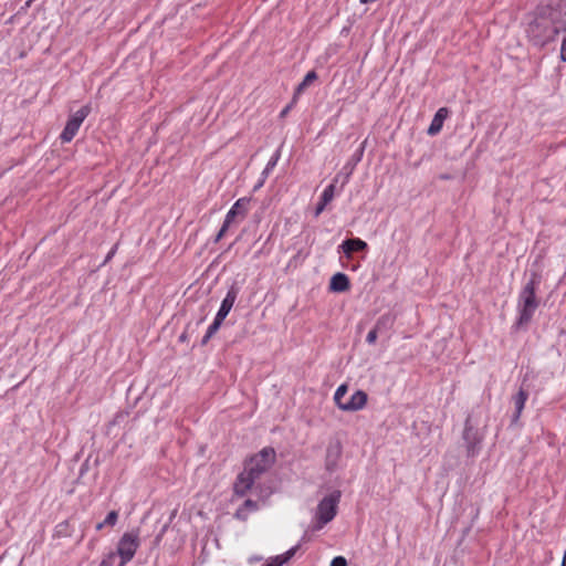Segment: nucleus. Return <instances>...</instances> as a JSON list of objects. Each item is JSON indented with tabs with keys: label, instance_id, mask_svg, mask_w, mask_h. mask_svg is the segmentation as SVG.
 Instances as JSON below:
<instances>
[{
	"label": "nucleus",
	"instance_id": "nucleus-1",
	"mask_svg": "<svg viewBox=\"0 0 566 566\" xmlns=\"http://www.w3.org/2000/svg\"><path fill=\"white\" fill-rule=\"evenodd\" d=\"M524 32L535 48L544 49L566 32V0H543L524 14Z\"/></svg>",
	"mask_w": 566,
	"mask_h": 566
},
{
	"label": "nucleus",
	"instance_id": "nucleus-2",
	"mask_svg": "<svg viewBox=\"0 0 566 566\" xmlns=\"http://www.w3.org/2000/svg\"><path fill=\"white\" fill-rule=\"evenodd\" d=\"M542 283V275L532 271L530 279L521 289L517 297V316L512 326L514 331L527 329L532 322L536 310L539 306V298L536 296V291Z\"/></svg>",
	"mask_w": 566,
	"mask_h": 566
},
{
	"label": "nucleus",
	"instance_id": "nucleus-3",
	"mask_svg": "<svg viewBox=\"0 0 566 566\" xmlns=\"http://www.w3.org/2000/svg\"><path fill=\"white\" fill-rule=\"evenodd\" d=\"M485 432L478 427L472 413H468L462 430V440L467 458H475L482 450Z\"/></svg>",
	"mask_w": 566,
	"mask_h": 566
},
{
	"label": "nucleus",
	"instance_id": "nucleus-4",
	"mask_svg": "<svg viewBox=\"0 0 566 566\" xmlns=\"http://www.w3.org/2000/svg\"><path fill=\"white\" fill-rule=\"evenodd\" d=\"M342 492L334 490L328 495L324 496L317 504L316 509V525L314 530H321L324 525L332 522L337 514L338 504L340 502Z\"/></svg>",
	"mask_w": 566,
	"mask_h": 566
},
{
	"label": "nucleus",
	"instance_id": "nucleus-5",
	"mask_svg": "<svg viewBox=\"0 0 566 566\" xmlns=\"http://www.w3.org/2000/svg\"><path fill=\"white\" fill-rule=\"evenodd\" d=\"M275 462V450L272 447H265L256 454L251 457L244 463V470L254 480H258Z\"/></svg>",
	"mask_w": 566,
	"mask_h": 566
},
{
	"label": "nucleus",
	"instance_id": "nucleus-6",
	"mask_svg": "<svg viewBox=\"0 0 566 566\" xmlns=\"http://www.w3.org/2000/svg\"><path fill=\"white\" fill-rule=\"evenodd\" d=\"M348 392V386L342 384L337 387L334 394V401L336 406L343 411H358L361 410L368 400V395L364 390H356L349 399H345Z\"/></svg>",
	"mask_w": 566,
	"mask_h": 566
},
{
	"label": "nucleus",
	"instance_id": "nucleus-7",
	"mask_svg": "<svg viewBox=\"0 0 566 566\" xmlns=\"http://www.w3.org/2000/svg\"><path fill=\"white\" fill-rule=\"evenodd\" d=\"M140 545L139 541V528L132 530L130 532H125L117 543V548L115 553L119 557V566H125L128 562H130L138 547Z\"/></svg>",
	"mask_w": 566,
	"mask_h": 566
},
{
	"label": "nucleus",
	"instance_id": "nucleus-8",
	"mask_svg": "<svg viewBox=\"0 0 566 566\" xmlns=\"http://www.w3.org/2000/svg\"><path fill=\"white\" fill-rule=\"evenodd\" d=\"M92 107L90 104L83 105L78 111L74 114L70 115L66 124L60 135V140L62 143H70L75 135L77 134L81 125L84 119L90 115Z\"/></svg>",
	"mask_w": 566,
	"mask_h": 566
},
{
	"label": "nucleus",
	"instance_id": "nucleus-9",
	"mask_svg": "<svg viewBox=\"0 0 566 566\" xmlns=\"http://www.w3.org/2000/svg\"><path fill=\"white\" fill-rule=\"evenodd\" d=\"M527 380H528V373H526L524 375L518 391L515 395H513L511 398V401L514 405V411L511 416V423H510L511 427L520 424V418H521L522 411H523L525 403L530 396Z\"/></svg>",
	"mask_w": 566,
	"mask_h": 566
},
{
	"label": "nucleus",
	"instance_id": "nucleus-10",
	"mask_svg": "<svg viewBox=\"0 0 566 566\" xmlns=\"http://www.w3.org/2000/svg\"><path fill=\"white\" fill-rule=\"evenodd\" d=\"M240 291H241V287L238 284V282H233L229 286L228 292H227L224 298L222 300L221 305L214 316L216 318H218V321L223 322L226 319V317L232 310V307L240 294Z\"/></svg>",
	"mask_w": 566,
	"mask_h": 566
},
{
	"label": "nucleus",
	"instance_id": "nucleus-11",
	"mask_svg": "<svg viewBox=\"0 0 566 566\" xmlns=\"http://www.w3.org/2000/svg\"><path fill=\"white\" fill-rule=\"evenodd\" d=\"M342 454L343 446L339 440L331 441L327 444L324 467L328 473H334L337 470Z\"/></svg>",
	"mask_w": 566,
	"mask_h": 566
},
{
	"label": "nucleus",
	"instance_id": "nucleus-12",
	"mask_svg": "<svg viewBox=\"0 0 566 566\" xmlns=\"http://www.w3.org/2000/svg\"><path fill=\"white\" fill-rule=\"evenodd\" d=\"M363 153L364 147H360V149L357 150L350 157V159L343 166L340 171L336 174L332 182L336 185L338 181H342L340 188L343 189L345 185L349 181L356 165L361 160Z\"/></svg>",
	"mask_w": 566,
	"mask_h": 566
},
{
	"label": "nucleus",
	"instance_id": "nucleus-13",
	"mask_svg": "<svg viewBox=\"0 0 566 566\" xmlns=\"http://www.w3.org/2000/svg\"><path fill=\"white\" fill-rule=\"evenodd\" d=\"M251 202L250 197H242L238 199L230 210L227 212L224 221L232 224L235 220L242 221L249 211V205Z\"/></svg>",
	"mask_w": 566,
	"mask_h": 566
},
{
	"label": "nucleus",
	"instance_id": "nucleus-14",
	"mask_svg": "<svg viewBox=\"0 0 566 566\" xmlns=\"http://www.w3.org/2000/svg\"><path fill=\"white\" fill-rule=\"evenodd\" d=\"M308 541V537L306 534H304L301 538V541L294 545L293 547H291L290 549H287L285 553L281 554V555H276L274 557H271L266 560V563L262 566H283L284 564H286L290 559H292L295 554L300 551L301 546L303 543H306Z\"/></svg>",
	"mask_w": 566,
	"mask_h": 566
},
{
	"label": "nucleus",
	"instance_id": "nucleus-15",
	"mask_svg": "<svg viewBox=\"0 0 566 566\" xmlns=\"http://www.w3.org/2000/svg\"><path fill=\"white\" fill-rule=\"evenodd\" d=\"M308 541V537L306 534H304L301 538V541L294 545L293 547H291L290 549H287L285 553L281 554V555H276L274 557H271L266 560V563L262 566H283L284 564H286L290 559H292L295 554L300 551L301 546L303 543H306Z\"/></svg>",
	"mask_w": 566,
	"mask_h": 566
},
{
	"label": "nucleus",
	"instance_id": "nucleus-16",
	"mask_svg": "<svg viewBox=\"0 0 566 566\" xmlns=\"http://www.w3.org/2000/svg\"><path fill=\"white\" fill-rule=\"evenodd\" d=\"M308 541V537L306 534H304L301 538V541L294 545L293 547H291L290 549H287L285 553L281 554V555H276L274 557H271L266 560V563L262 566H283L284 564H286L290 559H292L295 554L300 551L301 546L303 543H306Z\"/></svg>",
	"mask_w": 566,
	"mask_h": 566
},
{
	"label": "nucleus",
	"instance_id": "nucleus-17",
	"mask_svg": "<svg viewBox=\"0 0 566 566\" xmlns=\"http://www.w3.org/2000/svg\"><path fill=\"white\" fill-rule=\"evenodd\" d=\"M368 250V244L360 238L346 239L338 247V252L344 253L346 258H352L354 252H365Z\"/></svg>",
	"mask_w": 566,
	"mask_h": 566
},
{
	"label": "nucleus",
	"instance_id": "nucleus-18",
	"mask_svg": "<svg viewBox=\"0 0 566 566\" xmlns=\"http://www.w3.org/2000/svg\"><path fill=\"white\" fill-rule=\"evenodd\" d=\"M254 482L255 480L253 476H250L249 473L243 469V471L240 472L235 478L233 483V493L240 497L247 495V493L253 486Z\"/></svg>",
	"mask_w": 566,
	"mask_h": 566
},
{
	"label": "nucleus",
	"instance_id": "nucleus-19",
	"mask_svg": "<svg viewBox=\"0 0 566 566\" xmlns=\"http://www.w3.org/2000/svg\"><path fill=\"white\" fill-rule=\"evenodd\" d=\"M328 289L334 293H343L348 291L350 289L349 277L343 272L335 273L331 277Z\"/></svg>",
	"mask_w": 566,
	"mask_h": 566
},
{
	"label": "nucleus",
	"instance_id": "nucleus-20",
	"mask_svg": "<svg viewBox=\"0 0 566 566\" xmlns=\"http://www.w3.org/2000/svg\"><path fill=\"white\" fill-rule=\"evenodd\" d=\"M336 185L331 182L321 193L318 202L316 203L314 217H318L326 208V206L333 200L335 196Z\"/></svg>",
	"mask_w": 566,
	"mask_h": 566
},
{
	"label": "nucleus",
	"instance_id": "nucleus-21",
	"mask_svg": "<svg viewBox=\"0 0 566 566\" xmlns=\"http://www.w3.org/2000/svg\"><path fill=\"white\" fill-rule=\"evenodd\" d=\"M448 115H449V109L447 107L439 108L436 112V114L428 127V130H427L428 135H430V136L437 135L441 130V128L443 126V122L446 120Z\"/></svg>",
	"mask_w": 566,
	"mask_h": 566
},
{
	"label": "nucleus",
	"instance_id": "nucleus-22",
	"mask_svg": "<svg viewBox=\"0 0 566 566\" xmlns=\"http://www.w3.org/2000/svg\"><path fill=\"white\" fill-rule=\"evenodd\" d=\"M259 510V503L254 500L247 499L235 511L234 517L239 521H247L249 515Z\"/></svg>",
	"mask_w": 566,
	"mask_h": 566
},
{
	"label": "nucleus",
	"instance_id": "nucleus-23",
	"mask_svg": "<svg viewBox=\"0 0 566 566\" xmlns=\"http://www.w3.org/2000/svg\"><path fill=\"white\" fill-rule=\"evenodd\" d=\"M317 73L312 70V71H308L303 81L295 87L294 90V93H293V96H294V101H297L298 99V96L304 92V90L310 86L313 82H315L317 80Z\"/></svg>",
	"mask_w": 566,
	"mask_h": 566
},
{
	"label": "nucleus",
	"instance_id": "nucleus-24",
	"mask_svg": "<svg viewBox=\"0 0 566 566\" xmlns=\"http://www.w3.org/2000/svg\"><path fill=\"white\" fill-rule=\"evenodd\" d=\"M394 322H395V317L391 314L386 313L378 317V319L375 323L374 328L376 331H378L379 334H382V333L388 332L392 327Z\"/></svg>",
	"mask_w": 566,
	"mask_h": 566
},
{
	"label": "nucleus",
	"instance_id": "nucleus-25",
	"mask_svg": "<svg viewBox=\"0 0 566 566\" xmlns=\"http://www.w3.org/2000/svg\"><path fill=\"white\" fill-rule=\"evenodd\" d=\"M101 461H99V458L98 455H96L94 459H93V455L90 454L85 460L84 462L81 464L80 467V472H78V476H77V482L91 470L92 465L97 469L98 465H99Z\"/></svg>",
	"mask_w": 566,
	"mask_h": 566
},
{
	"label": "nucleus",
	"instance_id": "nucleus-26",
	"mask_svg": "<svg viewBox=\"0 0 566 566\" xmlns=\"http://www.w3.org/2000/svg\"><path fill=\"white\" fill-rule=\"evenodd\" d=\"M205 321V318H200L195 325L188 323L185 327V331L180 334L178 340L179 343H186L189 338L196 333L199 325Z\"/></svg>",
	"mask_w": 566,
	"mask_h": 566
},
{
	"label": "nucleus",
	"instance_id": "nucleus-27",
	"mask_svg": "<svg viewBox=\"0 0 566 566\" xmlns=\"http://www.w3.org/2000/svg\"><path fill=\"white\" fill-rule=\"evenodd\" d=\"M280 156H281V150L280 149H276L274 151V154L271 156L270 160L268 161L265 168L263 169L261 176L263 177V180H265L268 178V176L270 175V172L274 169V167L276 166L279 159H280Z\"/></svg>",
	"mask_w": 566,
	"mask_h": 566
},
{
	"label": "nucleus",
	"instance_id": "nucleus-28",
	"mask_svg": "<svg viewBox=\"0 0 566 566\" xmlns=\"http://www.w3.org/2000/svg\"><path fill=\"white\" fill-rule=\"evenodd\" d=\"M128 416H129L128 411H124V410L117 411L115 413V416L113 417V419L107 424L108 432L111 431L112 427L118 426L122 422H124Z\"/></svg>",
	"mask_w": 566,
	"mask_h": 566
},
{
	"label": "nucleus",
	"instance_id": "nucleus-29",
	"mask_svg": "<svg viewBox=\"0 0 566 566\" xmlns=\"http://www.w3.org/2000/svg\"><path fill=\"white\" fill-rule=\"evenodd\" d=\"M118 555L115 552H109L101 560L98 566H114Z\"/></svg>",
	"mask_w": 566,
	"mask_h": 566
},
{
	"label": "nucleus",
	"instance_id": "nucleus-30",
	"mask_svg": "<svg viewBox=\"0 0 566 566\" xmlns=\"http://www.w3.org/2000/svg\"><path fill=\"white\" fill-rule=\"evenodd\" d=\"M118 516H119L118 511H116V510L111 511L104 518V524H106L109 527L115 526L118 521Z\"/></svg>",
	"mask_w": 566,
	"mask_h": 566
},
{
	"label": "nucleus",
	"instance_id": "nucleus-31",
	"mask_svg": "<svg viewBox=\"0 0 566 566\" xmlns=\"http://www.w3.org/2000/svg\"><path fill=\"white\" fill-rule=\"evenodd\" d=\"M33 1L34 0L25 1V3L22 7H20V9L9 19L8 22H13L14 19L19 18L22 14H25Z\"/></svg>",
	"mask_w": 566,
	"mask_h": 566
},
{
	"label": "nucleus",
	"instance_id": "nucleus-32",
	"mask_svg": "<svg viewBox=\"0 0 566 566\" xmlns=\"http://www.w3.org/2000/svg\"><path fill=\"white\" fill-rule=\"evenodd\" d=\"M223 322L221 321H218V318H213V322L208 326L206 333L209 335V336H213L218 331L219 328L221 327Z\"/></svg>",
	"mask_w": 566,
	"mask_h": 566
},
{
	"label": "nucleus",
	"instance_id": "nucleus-33",
	"mask_svg": "<svg viewBox=\"0 0 566 566\" xmlns=\"http://www.w3.org/2000/svg\"><path fill=\"white\" fill-rule=\"evenodd\" d=\"M230 226H231L230 223H228V222H226L223 220V223H222L220 230L218 231V233L216 234V238L213 240L214 243L219 242L226 235V233L229 230Z\"/></svg>",
	"mask_w": 566,
	"mask_h": 566
},
{
	"label": "nucleus",
	"instance_id": "nucleus-34",
	"mask_svg": "<svg viewBox=\"0 0 566 566\" xmlns=\"http://www.w3.org/2000/svg\"><path fill=\"white\" fill-rule=\"evenodd\" d=\"M379 332L376 331L374 327L369 331V333L366 336V342L369 345H373L376 343Z\"/></svg>",
	"mask_w": 566,
	"mask_h": 566
},
{
	"label": "nucleus",
	"instance_id": "nucleus-35",
	"mask_svg": "<svg viewBox=\"0 0 566 566\" xmlns=\"http://www.w3.org/2000/svg\"><path fill=\"white\" fill-rule=\"evenodd\" d=\"M347 559L344 556H336L332 559L329 566H347Z\"/></svg>",
	"mask_w": 566,
	"mask_h": 566
},
{
	"label": "nucleus",
	"instance_id": "nucleus-36",
	"mask_svg": "<svg viewBox=\"0 0 566 566\" xmlns=\"http://www.w3.org/2000/svg\"><path fill=\"white\" fill-rule=\"evenodd\" d=\"M297 101H294V96L292 97V101L281 111L280 118H284L290 111L294 107Z\"/></svg>",
	"mask_w": 566,
	"mask_h": 566
},
{
	"label": "nucleus",
	"instance_id": "nucleus-37",
	"mask_svg": "<svg viewBox=\"0 0 566 566\" xmlns=\"http://www.w3.org/2000/svg\"><path fill=\"white\" fill-rule=\"evenodd\" d=\"M117 249H118V243H115L112 247V249L108 251V253L105 256V260H104L102 265H105L106 263H108L114 258V255L116 254Z\"/></svg>",
	"mask_w": 566,
	"mask_h": 566
},
{
	"label": "nucleus",
	"instance_id": "nucleus-38",
	"mask_svg": "<svg viewBox=\"0 0 566 566\" xmlns=\"http://www.w3.org/2000/svg\"><path fill=\"white\" fill-rule=\"evenodd\" d=\"M560 60L563 62H566V34L564 35L562 45H560Z\"/></svg>",
	"mask_w": 566,
	"mask_h": 566
},
{
	"label": "nucleus",
	"instance_id": "nucleus-39",
	"mask_svg": "<svg viewBox=\"0 0 566 566\" xmlns=\"http://www.w3.org/2000/svg\"><path fill=\"white\" fill-rule=\"evenodd\" d=\"M305 254H303V252L300 250L290 261V264H292L293 262H297L298 260H304L305 259Z\"/></svg>",
	"mask_w": 566,
	"mask_h": 566
},
{
	"label": "nucleus",
	"instance_id": "nucleus-40",
	"mask_svg": "<svg viewBox=\"0 0 566 566\" xmlns=\"http://www.w3.org/2000/svg\"><path fill=\"white\" fill-rule=\"evenodd\" d=\"M472 520L471 522H473V524L475 523L476 518L479 517V514H480V507H473L472 509Z\"/></svg>",
	"mask_w": 566,
	"mask_h": 566
},
{
	"label": "nucleus",
	"instance_id": "nucleus-41",
	"mask_svg": "<svg viewBox=\"0 0 566 566\" xmlns=\"http://www.w3.org/2000/svg\"><path fill=\"white\" fill-rule=\"evenodd\" d=\"M472 527H473V522H470V524L462 532V538H464L465 536L469 535V533L471 532Z\"/></svg>",
	"mask_w": 566,
	"mask_h": 566
},
{
	"label": "nucleus",
	"instance_id": "nucleus-42",
	"mask_svg": "<svg viewBox=\"0 0 566 566\" xmlns=\"http://www.w3.org/2000/svg\"><path fill=\"white\" fill-rule=\"evenodd\" d=\"M211 339V336H209L207 333L203 335V337L201 338V342H200V345L201 346H206L209 340Z\"/></svg>",
	"mask_w": 566,
	"mask_h": 566
},
{
	"label": "nucleus",
	"instance_id": "nucleus-43",
	"mask_svg": "<svg viewBox=\"0 0 566 566\" xmlns=\"http://www.w3.org/2000/svg\"><path fill=\"white\" fill-rule=\"evenodd\" d=\"M265 180H263V177L261 176L260 181L254 186L253 190L256 191L259 188L263 186Z\"/></svg>",
	"mask_w": 566,
	"mask_h": 566
},
{
	"label": "nucleus",
	"instance_id": "nucleus-44",
	"mask_svg": "<svg viewBox=\"0 0 566 566\" xmlns=\"http://www.w3.org/2000/svg\"><path fill=\"white\" fill-rule=\"evenodd\" d=\"M106 526H107V525H106V524H104V521H103V522H101V523H98V524L96 525V531H101L102 528H104V527H106Z\"/></svg>",
	"mask_w": 566,
	"mask_h": 566
},
{
	"label": "nucleus",
	"instance_id": "nucleus-45",
	"mask_svg": "<svg viewBox=\"0 0 566 566\" xmlns=\"http://www.w3.org/2000/svg\"><path fill=\"white\" fill-rule=\"evenodd\" d=\"M560 566H566V560H562Z\"/></svg>",
	"mask_w": 566,
	"mask_h": 566
}]
</instances>
